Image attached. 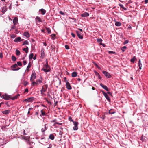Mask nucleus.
I'll return each instance as SVG.
<instances>
[{
  "instance_id": "f257e3e1",
  "label": "nucleus",
  "mask_w": 148,
  "mask_h": 148,
  "mask_svg": "<svg viewBox=\"0 0 148 148\" xmlns=\"http://www.w3.org/2000/svg\"><path fill=\"white\" fill-rule=\"evenodd\" d=\"M44 66L46 69H44L43 68L42 69V71H43L45 72H48L50 71V66L48 65V61L47 59V63L44 65Z\"/></svg>"
},
{
  "instance_id": "f03ea898",
  "label": "nucleus",
  "mask_w": 148,
  "mask_h": 148,
  "mask_svg": "<svg viewBox=\"0 0 148 148\" xmlns=\"http://www.w3.org/2000/svg\"><path fill=\"white\" fill-rule=\"evenodd\" d=\"M1 97L3 99H4L5 100H8L11 99L10 96L9 95H8L6 93H5L4 95H3L1 96Z\"/></svg>"
},
{
  "instance_id": "7ed1b4c3",
  "label": "nucleus",
  "mask_w": 148,
  "mask_h": 148,
  "mask_svg": "<svg viewBox=\"0 0 148 148\" xmlns=\"http://www.w3.org/2000/svg\"><path fill=\"white\" fill-rule=\"evenodd\" d=\"M102 73L105 75L106 77L107 78H109L112 77V76L108 72L106 71H102Z\"/></svg>"
},
{
  "instance_id": "20e7f679",
  "label": "nucleus",
  "mask_w": 148,
  "mask_h": 148,
  "mask_svg": "<svg viewBox=\"0 0 148 148\" xmlns=\"http://www.w3.org/2000/svg\"><path fill=\"white\" fill-rule=\"evenodd\" d=\"M36 74L35 71H33L32 72L30 80L31 81L35 79Z\"/></svg>"
},
{
  "instance_id": "39448f33",
  "label": "nucleus",
  "mask_w": 148,
  "mask_h": 148,
  "mask_svg": "<svg viewBox=\"0 0 148 148\" xmlns=\"http://www.w3.org/2000/svg\"><path fill=\"white\" fill-rule=\"evenodd\" d=\"M34 99V98L33 97H29L27 99H25L23 100V101H26L28 102H32L33 101V100Z\"/></svg>"
},
{
  "instance_id": "423d86ee",
  "label": "nucleus",
  "mask_w": 148,
  "mask_h": 148,
  "mask_svg": "<svg viewBox=\"0 0 148 148\" xmlns=\"http://www.w3.org/2000/svg\"><path fill=\"white\" fill-rule=\"evenodd\" d=\"M100 85L106 91H108L109 90V88H108L106 86L104 85L102 83L100 84Z\"/></svg>"
},
{
  "instance_id": "0eeeda50",
  "label": "nucleus",
  "mask_w": 148,
  "mask_h": 148,
  "mask_svg": "<svg viewBox=\"0 0 148 148\" xmlns=\"http://www.w3.org/2000/svg\"><path fill=\"white\" fill-rule=\"evenodd\" d=\"M66 87L68 90H70L71 89L72 87L71 86L70 83L68 82V81H66Z\"/></svg>"
},
{
  "instance_id": "6e6552de",
  "label": "nucleus",
  "mask_w": 148,
  "mask_h": 148,
  "mask_svg": "<svg viewBox=\"0 0 148 148\" xmlns=\"http://www.w3.org/2000/svg\"><path fill=\"white\" fill-rule=\"evenodd\" d=\"M41 53L40 57L41 58L43 59L45 56V55L44 49L42 48L41 49Z\"/></svg>"
},
{
  "instance_id": "1a4fd4ad",
  "label": "nucleus",
  "mask_w": 148,
  "mask_h": 148,
  "mask_svg": "<svg viewBox=\"0 0 148 148\" xmlns=\"http://www.w3.org/2000/svg\"><path fill=\"white\" fill-rule=\"evenodd\" d=\"M81 16L82 17H85L88 16L89 15V14L87 12H84L81 14Z\"/></svg>"
},
{
  "instance_id": "9d476101",
  "label": "nucleus",
  "mask_w": 148,
  "mask_h": 148,
  "mask_svg": "<svg viewBox=\"0 0 148 148\" xmlns=\"http://www.w3.org/2000/svg\"><path fill=\"white\" fill-rule=\"evenodd\" d=\"M76 32L79 38L81 39H82L83 38V36L81 35L79 32L78 31H76Z\"/></svg>"
},
{
  "instance_id": "9b49d317",
  "label": "nucleus",
  "mask_w": 148,
  "mask_h": 148,
  "mask_svg": "<svg viewBox=\"0 0 148 148\" xmlns=\"http://www.w3.org/2000/svg\"><path fill=\"white\" fill-rule=\"evenodd\" d=\"M39 12H40V14L42 15H45L46 12V10L43 8L39 9Z\"/></svg>"
},
{
  "instance_id": "f8f14e48",
  "label": "nucleus",
  "mask_w": 148,
  "mask_h": 148,
  "mask_svg": "<svg viewBox=\"0 0 148 148\" xmlns=\"http://www.w3.org/2000/svg\"><path fill=\"white\" fill-rule=\"evenodd\" d=\"M7 10V8L5 6H4L2 8V9L1 12L3 13V14L1 15V16L2 17V15Z\"/></svg>"
},
{
  "instance_id": "ddd939ff",
  "label": "nucleus",
  "mask_w": 148,
  "mask_h": 148,
  "mask_svg": "<svg viewBox=\"0 0 148 148\" xmlns=\"http://www.w3.org/2000/svg\"><path fill=\"white\" fill-rule=\"evenodd\" d=\"M10 112V110H6L4 111H2V113L3 114L7 115L9 114Z\"/></svg>"
},
{
  "instance_id": "4468645a",
  "label": "nucleus",
  "mask_w": 148,
  "mask_h": 148,
  "mask_svg": "<svg viewBox=\"0 0 148 148\" xmlns=\"http://www.w3.org/2000/svg\"><path fill=\"white\" fill-rule=\"evenodd\" d=\"M21 37H18L16 38L14 40V41L15 42H21Z\"/></svg>"
},
{
  "instance_id": "2eb2a0df",
  "label": "nucleus",
  "mask_w": 148,
  "mask_h": 148,
  "mask_svg": "<svg viewBox=\"0 0 148 148\" xmlns=\"http://www.w3.org/2000/svg\"><path fill=\"white\" fill-rule=\"evenodd\" d=\"M23 35L27 38H28L30 37L29 33L27 32H24L23 33Z\"/></svg>"
},
{
  "instance_id": "dca6fc26",
  "label": "nucleus",
  "mask_w": 148,
  "mask_h": 148,
  "mask_svg": "<svg viewBox=\"0 0 148 148\" xmlns=\"http://www.w3.org/2000/svg\"><path fill=\"white\" fill-rule=\"evenodd\" d=\"M35 21L36 22H37V21H38V22H42V21L41 20L40 18L38 16H37L35 18Z\"/></svg>"
},
{
  "instance_id": "f3484780",
  "label": "nucleus",
  "mask_w": 148,
  "mask_h": 148,
  "mask_svg": "<svg viewBox=\"0 0 148 148\" xmlns=\"http://www.w3.org/2000/svg\"><path fill=\"white\" fill-rule=\"evenodd\" d=\"M27 144L32 146L35 144L33 142H31L29 140H28L26 141Z\"/></svg>"
},
{
  "instance_id": "a211bd4d",
  "label": "nucleus",
  "mask_w": 148,
  "mask_h": 148,
  "mask_svg": "<svg viewBox=\"0 0 148 148\" xmlns=\"http://www.w3.org/2000/svg\"><path fill=\"white\" fill-rule=\"evenodd\" d=\"M20 94H19V93H17L16 96L13 97H12L11 98V99L12 100H14L16 99L18 97L20 96Z\"/></svg>"
},
{
  "instance_id": "6ab92c4d",
  "label": "nucleus",
  "mask_w": 148,
  "mask_h": 148,
  "mask_svg": "<svg viewBox=\"0 0 148 148\" xmlns=\"http://www.w3.org/2000/svg\"><path fill=\"white\" fill-rule=\"evenodd\" d=\"M18 22V19L17 18L15 17L13 20V23L14 25H16Z\"/></svg>"
},
{
  "instance_id": "aec40b11",
  "label": "nucleus",
  "mask_w": 148,
  "mask_h": 148,
  "mask_svg": "<svg viewBox=\"0 0 148 148\" xmlns=\"http://www.w3.org/2000/svg\"><path fill=\"white\" fill-rule=\"evenodd\" d=\"M106 99L108 100L109 102H110L111 99L109 97V96L108 95L107 93L104 95Z\"/></svg>"
},
{
  "instance_id": "412c9836",
  "label": "nucleus",
  "mask_w": 148,
  "mask_h": 148,
  "mask_svg": "<svg viewBox=\"0 0 148 148\" xmlns=\"http://www.w3.org/2000/svg\"><path fill=\"white\" fill-rule=\"evenodd\" d=\"M77 76V72L75 71L73 72L71 74V76L73 77H75Z\"/></svg>"
},
{
  "instance_id": "4be33fe9",
  "label": "nucleus",
  "mask_w": 148,
  "mask_h": 148,
  "mask_svg": "<svg viewBox=\"0 0 148 148\" xmlns=\"http://www.w3.org/2000/svg\"><path fill=\"white\" fill-rule=\"evenodd\" d=\"M146 137L145 136H143V135L142 136L140 137V140L142 142H145L146 141Z\"/></svg>"
},
{
  "instance_id": "5701e85b",
  "label": "nucleus",
  "mask_w": 148,
  "mask_h": 148,
  "mask_svg": "<svg viewBox=\"0 0 148 148\" xmlns=\"http://www.w3.org/2000/svg\"><path fill=\"white\" fill-rule=\"evenodd\" d=\"M136 59V58L135 56H134L133 58H131L130 60L131 62L134 63L135 62V60Z\"/></svg>"
},
{
  "instance_id": "b1692460",
  "label": "nucleus",
  "mask_w": 148,
  "mask_h": 148,
  "mask_svg": "<svg viewBox=\"0 0 148 148\" xmlns=\"http://www.w3.org/2000/svg\"><path fill=\"white\" fill-rule=\"evenodd\" d=\"M115 25L116 26L119 27L121 25V23L120 22L116 21L115 23Z\"/></svg>"
},
{
  "instance_id": "393cba45",
  "label": "nucleus",
  "mask_w": 148,
  "mask_h": 148,
  "mask_svg": "<svg viewBox=\"0 0 148 148\" xmlns=\"http://www.w3.org/2000/svg\"><path fill=\"white\" fill-rule=\"evenodd\" d=\"M60 129H61L62 131H64L66 133V134H67V133L68 132V130L66 128H63L62 127H60Z\"/></svg>"
},
{
  "instance_id": "a878e982",
  "label": "nucleus",
  "mask_w": 148,
  "mask_h": 148,
  "mask_svg": "<svg viewBox=\"0 0 148 148\" xmlns=\"http://www.w3.org/2000/svg\"><path fill=\"white\" fill-rule=\"evenodd\" d=\"M31 65L32 64L30 62H29L26 69V70H27L28 71H29V69L31 67Z\"/></svg>"
},
{
  "instance_id": "bb28decb",
  "label": "nucleus",
  "mask_w": 148,
  "mask_h": 148,
  "mask_svg": "<svg viewBox=\"0 0 148 148\" xmlns=\"http://www.w3.org/2000/svg\"><path fill=\"white\" fill-rule=\"evenodd\" d=\"M49 138L51 140H53L54 139V136L52 134H50L49 136Z\"/></svg>"
},
{
  "instance_id": "cd10ccee",
  "label": "nucleus",
  "mask_w": 148,
  "mask_h": 148,
  "mask_svg": "<svg viewBox=\"0 0 148 148\" xmlns=\"http://www.w3.org/2000/svg\"><path fill=\"white\" fill-rule=\"evenodd\" d=\"M119 5L121 8L124 10H127V8L125 7H124L123 5L121 4H119Z\"/></svg>"
},
{
  "instance_id": "c85d7f7f",
  "label": "nucleus",
  "mask_w": 148,
  "mask_h": 148,
  "mask_svg": "<svg viewBox=\"0 0 148 148\" xmlns=\"http://www.w3.org/2000/svg\"><path fill=\"white\" fill-rule=\"evenodd\" d=\"M40 78L41 79H37L36 80V82L38 83V82H39L40 83H41L42 82V78L41 77H40Z\"/></svg>"
},
{
  "instance_id": "c756f323",
  "label": "nucleus",
  "mask_w": 148,
  "mask_h": 148,
  "mask_svg": "<svg viewBox=\"0 0 148 148\" xmlns=\"http://www.w3.org/2000/svg\"><path fill=\"white\" fill-rule=\"evenodd\" d=\"M28 47L27 46H26V48H24L23 49V50L25 51V52L27 53L28 52Z\"/></svg>"
},
{
  "instance_id": "7c9ffc66",
  "label": "nucleus",
  "mask_w": 148,
  "mask_h": 148,
  "mask_svg": "<svg viewBox=\"0 0 148 148\" xmlns=\"http://www.w3.org/2000/svg\"><path fill=\"white\" fill-rule=\"evenodd\" d=\"M115 112L114 111H112V109H111L110 110L108 111V113L110 114H114Z\"/></svg>"
},
{
  "instance_id": "2f4dec72",
  "label": "nucleus",
  "mask_w": 148,
  "mask_h": 148,
  "mask_svg": "<svg viewBox=\"0 0 148 148\" xmlns=\"http://www.w3.org/2000/svg\"><path fill=\"white\" fill-rule=\"evenodd\" d=\"M16 54L17 56H19L21 54V52L18 49L16 50Z\"/></svg>"
},
{
  "instance_id": "473e14b6",
  "label": "nucleus",
  "mask_w": 148,
  "mask_h": 148,
  "mask_svg": "<svg viewBox=\"0 0 148 148\" xmlns=\"http://www.w3.org/2000/svg\"><path fill=\"white\" fill-rule=\"evenodd\" d=\"M16 57H15L14 56L12 55V61H13V62L16 61Z\"/></svg>"
},
{
  "instance_id": "72a5a7b5",
  "label": "nucleus",
  "mask_w": 148,
  "mask_h": 148,
  "mask_svg": "<svg viewBox=\"0 0 148 148\" xmlns=\"http://www.w3.org/2000/svg\"><path fill=\"white\" fill-rule=\"evenodd\" d=\"M31 47H32V49L33 50L35 49V46L36 45L35 43L33 42V43H31Z\"/></svg>"
},
{
  "instance_id": "f704fd0d",
  "label": "nucleus",
  "mask_w": 148,
  "mask_h": 148,
  "mask_svg": "<svg viewBox=\"0 0 148 148\" xmlns=\"http://www.w3.org/2000/svg\"><path fill=\"white\" fill-rule=\"evenodd\" d=\"M34 56V54L33 53H32L30 54L29 56V59L31 60L33 59V58Z\"/></svg>"
},
{
  "instance_id": "c9c22d12",
  "label": "nucleus",
  "mask_w": 148,
  "mask_h": 148,
  "mask_svg": "<svg viewBox=\"0 0 148 148\" xmlns=\"http://www.w3.org/2000/svg\"><path fill=\"white\" fill-rule=\"evenodd\" d=\"M45 28L48 34H50L51 33V31L49 28L45 27Z\"/></svg>"
},
{
  "instance_id": "e433bc0d",
  "label": "nucleus",
  "mask_w": 148,
  "mask_h": 148,
  "mask_svg": "<svg viewBox=\"0 0 148 148\" xmlns=\"http://www.w3.org/2000/svg\"><path fill=\"white\" fill-rule=\"evenodd\" d=\"M93 64L94 65L96 66V67H97L99 69H101V68H100V67H99L98 65L96 64L95 62H93Z\"/></svg>"
},
{
  "instance_id": "4c0bfd02",
  "label": "nucleus",
  "mask_w": 148,
  "mask_h": 148,
  "mask_svg": "<svg viewBox=\"0 0 148 148\" xmlns=\"http://www.w3.org/2000/svg\"><path fill=\"white\" fill-rule=\"evenodd\" d=\"M56 48V47L54 45H51V51H52L53 50L54 51L55 50V49Z\"/></svg>"
},
{
  "instance_id": "58836bf2",
  "label": "nucleus",
  "mask_w": 148,
  "mask_h": 148,
  "mask_svg": "<svg viewBox=\"0 0 148 148\" xmlns=\"http://www.w3.org/2000/svg\"><path fill=\"white\" fill-rule=\"evenodd\" d=\"M97 41L100 45L102 43V40L101 38L97 39Z\"/></svg>"
},
{
  "instance_id": "ea45409f",
  "label": "nucleus",
  "mask_w": 148,
  "mask_h": 148,
  "mask_svg": "<svg viewBox=\"0 0 148 148\" xmlns=\"http://www.w3.org/2000/svg\"><path fill=\"white\" fill-rule=\"evenodd\" d=\"M23 84L25 86H26L28 84V83L27 81L24 80L23 81Z\"/></svg>"
},
{
  "instance_id": "a19ab883",
  "label": "nucleus",
  "mask_w": 148,
  "mask_h": 148,
  "mask_svg": "<svg viewBox=\"0 0 148 148\" xmlns=\"http://www.w3.org/2000/svg\"><path fill=\"white\" fill-rule=\"evenodd\" d=\"M127 47L126 46H124L123 47H121V50L122 52H124L125 50V49H126Z\"/></svg>"
},
{
  "instance_id": "79ce46f5",
  "label": "nucleus",
  "mask_w": 148,
  "mask_h": 148,
  "mask_svg": "<svg viewBox=\"0 0 148 148\" xmlns=\"http://www.w3.org/2000/svg\"><path fill=\"white\" fill-rule=\"evenodd\" d=\"M74 126H78V125L79 124V123L77 121H74L73 122Z\"/></svg>"
},
{
  "instance_id": "37998d69",
  "label": "nucleus",
  "mask_w": 148,
  "mask_h": 148,
  "mask_svg": "<svg viewBox=\"0 0 148 148\" xmlns=\"http://www.w3.org/2000/svg\"><path fill=\"white\" fill-rule=\"evenodd\" d=\"M46 91V89H45L43 88V86H42V88L40 90L41 94L42 93V92H45Z\"/></svg>"
},
{
  "instance_id": "c03bdc74",
  "label": "nucleus",
  "mask_w": 148,
  "mask_h": 148,
  "mask_svg": "<svg viewBox=\"0 0 148 148\" xmlns=\"http://www.w3.org/2000/svg\"><path fill=\"white\" fill-rule=\"evenodd\" d=\"M78 126H74L73 127V129L74 131H76L78 130Z\"/></svg>"
},
{
  "instance_id": "a18cd8bd",
  "label": "nucleus",
  "mask_w": 148,
  "mask_h": 148,
  "mask_svg": "<svg viewBox=\"0 0 148 148\" xmlns=\"http://www.w3.org/2000/svg\"><path fill=\"white\" fill-rule=\"evenodd\" d=\"M41 112L42 116H45L46 115L45 112L43 111V110L42 109L41 110Z\"/></svg>"
},
{
  "instance_id": "49530a36",
  "label": "nucleus",
  "mask_w": 148,
  "mask_h": 148,
  "mask_svg": "<svg viewBox=\"0 0 148 148\" xmlns=\"http://www.w3.org/2000/svg\"><path fill=\"white\" fill-rule=\"evenodd\" d=\"M108 53L109 54H116V53L115 51H109L108 52Z\"/></svg>"
},
{
  "instance_id": "de8ad7c7",
  "label": "nucleus",
  "mask_w": 148,
  "mask_h": 148,
  "mask_svg": "<svg viewBox=\"0 0 148 148\" xmlns=\"http://www.w3.org/2000/svg\"><path fill=\"white\" fill-rule=\"evenodd\" d=\"M18 66L15 63L13 65L11 66L12 68H15Z\"/></svg>"
},
{
  "instance_id": "09e8293b",
  "label": "nucleus",
  "mask_w": 148,
  "mask_h": 148,
  "mask_svg": "<svg viewBox=\"0 0 148 148\" xmlns=\"http://www.w3.org/2000/svg\"><path fill=\"white\" fill-rule=\"evenodd\" d=\"M17 66H22V64L20 61H18L17 62Z\"/></svg>"
},
{
  "instance_id": "8fccbe9b",
  "label": "nucleus",
  "mask_w": 148,
  "mask_h": 148,
  "mask_svg": "<svg viewBox=\"0 0 148 148\" xmlns=\"http://www.w3.org/2000/svg\"><path fill=\"white\" fill-rule=\"evenodd\" d=\"M138 64L139 66H142V64L141 62V60L140 59H139L138 62Z\"/></svg>"
},
{
  "instance_id": "3c124183",
  "label": "nucleus",
  "mask_w": 148,
  "mask_h": 148,
  "mask_svg": "<svg viewBox=\"0 0 148 148\" xmlns=\"http://www.w3.org/2000/svg\"><path fill=\"white\" fill-rule=\"evenodd\" d=\"M38 83L37 82H36L35 81L33 82L31 84V85L33 86H35V84H37Z\"/></svg>"
},
{
  "instance_id": "603ef678",
  "label": "nucleus",
  "mask_w": 148,
  "mask_h": 148,
  "mask_svg": "<svg viewBox=\"0 0 148 148\" xmlns=\"http://www.w3.org/2000/svg\"><path fill=\"white\" fill-rule=\"evenodd\" d=\"M129 42V41L128 40H127L125 41L123 43V45H125L126 44L128 43Z\"/></svg>"
},
{
  "instance_id": "864d4df0",
  "label": "nucleus",
  "mask_w": 148,
  "mask_h": 148,
  "mask_svg": "<svg viewBox=\"0 0 148 148\" xmlns=\"http://www.w3.org/2000/svg\"><path fill=\"white\" fill-rule=\"evenodd\" d=\"M10 36L13 39L16 37V35L14 34H11L10 35Z\"/></svg>"
},
{
  "instance_id": "5fc2aeb1",
  "label": "nucleus",
  "mask_w": 148,
  "mask_h": 148,
  "mask_svg": "<svg viewBox=\"0 0 148 148\" xmlns=\"http://www.w3.org/2000/svg\"><path fill=\"white\" fill-rule=\"evenodd\" d=\"M69 120L70 121H72L73 123L74 121L72 119V117L71 116H69Z\"/></svg>"
},
{
  "instance_id": "6e6d98bb",
  "label": "nucleus",
  "mask_w": 148,
  "mask_h": 148,
  "mask_svg": "<svg viewBox=\"0 0 148 148\" xmlns=\"http://www.w3.org/2000/svg\"><path fill=\"white\" fill-rule=\"evenodd\" d=\"M20 69V68L19 67H18L17 68L14 69H12V70L14 71H17L19 70Z\"/></svg>"
},
{
  "instance_id": "4d7b16f0",
  "label": "nucleus",
  "mask_w": 148,
  "mask_h": 148,
  "mask_svg": "<svg viewBox=\"0 0 148 148\" xmlns=\"http://www.w3.org/2000/svg\"><path fill=\"white\" fill-rule=\"evenodd\" d=\"M65 49L67 50L69 49L70 47L69 46L67 45H65Z\"/></svg>"
},
{
  "instance_id": "13d9d810",
  "label": "nucleus",
  "mask_w": 148,
  "mask_h": 148,
  "mask_svg": "<svg viewBox=\"0 0 148 148\" xmlns=\"http://www.w3.org/2000/svg\"><path fill=\"white\" fill-rule=\"evenodd\" d=\"M94 72L96 74V76H97L99 75V74L95 70H94Z\"/></svg>"
},
{
  "instance_id": "bf43d9fd",
  "label": "nucleus",
  "mask_w": 148,
  "mask_h": 148,
  "mask_svg": "<svg viewBox=\"0 0 148 148\" xmlns=\"http://www.w3.org/2000/svg\"><path fill=\"white\" fill-rule=\"evenodd\" d=\"M16 25H14V24H13V25H12L11 27V29H15V27H16Z\"/></svg>"
},
{
  "instance_id": "052dcab7",
  "label": "nucleus",
  "mask_w": 148,
  "mask_h": 148,
  "mask_svg": "<svg viewBox=\"0 0 148 148\" xmlns=\"http://www.w3.org/2000/svg\"><path fill=\"white\" fill-rule=\"evenodd\" d=\"M47 125V124H45L44 125V130H43V132H45L47 130V127H46V125Z\"/></svg>"
},
{
  "instance_id": "680f3d73",
  "label": "nucleus",
  "mask_w": 148,
  "mask_h": 148,
  "mask_svg": "<svg viewBox=\"0 0 148 148\" xmlns=\"http://www.w3.org/2000/svg\"><path fill=\"white\" fill-rule=\"evenodd\" d=\"M28 88H26L25 90V91H24V93H27L28 92Z\"/></svg>"
},
{
  "instance_id": "e2e57ef3",
  "label": "nucleus",
  "mask_w": 148,
  "mask_h": 148,
  "mask_svg": "<svg viewBox=\"0 0 148 148\" xmlns=\"http://www.w3.org/2000/svg\"><path fill=\"white\" fill-rule=\"evenodd\" d=\"M59 13L62 15H63V16H64L65 15L64 12L61 11L59 12Z\"/></svg>"
},
{
  "instance_id": "0e129e2a",
  "label": "nucleus",
  "mask_w": 148,
  "mask_h": 148,
  "mask_svg": "<svg viewBox=\"0 0 148 148\" xmlns=\"http://www.w3.org/2000/svg\"><path fill=\"white\" fill-rule=\"evenodd\" d=\"M62 133L63 132H62V131L60 130L59 132V134L60 135L61 137H62Z\"/></svg>"
},
{
  "instance_id": "69168bd1",
  "label": "nucleus",
  "mask_w": 148,
  "mask_h": 148,
  "mask_svg": "<svg viewBox=\"0 0 148 148\" xmlns=\"http://www.w3.org/2000/svg\"><path fill=\"white\" fill-rule=\"evenodd\" d=\"M24 42L25 45H28L29 44V42L27 40H25Z\"/></svg>"
},
{
  "instance_id": "338daca9",
  "label": "nucleus",
  "mask_w": 148,
  "mask_h": 148,
  "mask_svg": "<svg viewBox=\"0 0 148 148\" xmlns=\"http://www.w3.org/2000/svg\"><path fill=\"white\" fill-rule=\"evenodd\" d=\"M3 58V54L1 52L0 53V58L1 59Z\"/></svg>"
},
{
  "instance_id": "774afa93",
  "label": "nucleus",
  "mask_w": 148,
  "mask_h": 148,
  "mask_svg": "<svg viewBox=\"0 0 148 148\" xmlns=\"http://www.w3.org/2000/svg\"><path fill=\"white\" fill-rule=\"evenodd\" d=\"M23 138L24 139L26 140H28L27 139L28 138V137L27 136H24Z\"/></svg>"
}]
</instances>
